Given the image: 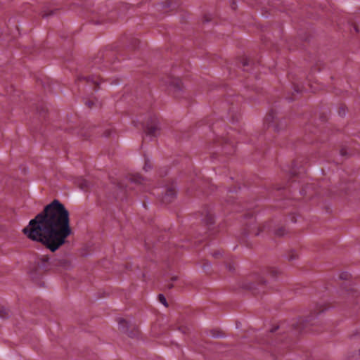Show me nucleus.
<instances>
[{
  "mask_svg": "<svg viewBox=\"0 0 360 360\" xmlns=\"http://www.w3.org/2000/svg\"><path fill=\"white\" fill-rule=\"evenodd\" d=\"M160 124L158 122H153L150 124L148 125L146 133L147 135L150 136H157L160 134Z\"/></svg>",
  "mask_w": 360,
  "mask_h": 360,
  "instance_id": "3",
  "label": "nucleus"
},
{
  "mask_svg": "<svg viewBox=\"0 0 360 360\" xmlns=\"http://www.w3.org/2000/svg\"><path fill=\"white\" fill-rule=\"evenodd\" d=\"M22 231L29 239L55 252L72 234L69 211L59 200H54L31 219Z\"/></svg>",
  "mask_w": 360,
  "mask_h": 360,
  "instance_id": "1",
  "label": "nucleus"
},
{
  "mask_svg": "<svg viewBox=\"0 0 360 360\" xmlns=\"http://www.w3.org/2000/svg\"><path fill=\"white\" fill-rule=\"evenodd\" d=\"M248 65V63L245 61L244 63H243V65Z\"/></svg>",
  "mask_w": 360,
  "mask_h": 360,
  "instance_id": "14",
  "label": "nucleus"
},
{
  "mask_svg": "<svg viewBox=\"0 0 360 360\" xmlns=\"http://www.w3.org/2000/svg\"><path fill=\"white\" fill-rule=\"evenodd\" d=\"M121 321L124 322V319H122V320L120 321V323H121Z\"/></svg>",
  "mask_w": 360,
  "mask_h": 360,
  "instance_id": "15",
  "label": "nucleus"
},
{
  "mask_svg": "<svg viewBox=\"0 0 360 360\" xmlns=\"http://www.w3.org/2000/svg\"><path fill=\"white\" fill-rule=\"evenodd\" d=\"M167 83L169 90L176 96H178L184 87L181 80L179 78H169Z\"/></svg>",
  "mask_w": 360,
  "mask_h": 360,
  "instance_id": "2",
  "label": "nucleus"
},
{
  "mask_svg": "<svg viewBox=\"0 0 360 360\" xmlns=\"http://www.w3.org/2000/svg\"><path fill=\"white\" fill-rule=\"evenodd\" d=\"M81 188L84 189L88 186V182L86 180H83L82 183L79 185Z\"/></svg>",
  "mask_w": 360,
  "mask_h": 360,
  "instance_id": "9",
  "label": "nucleus"
},
{
  "mask_svg": "<svg viewBox=\"0 0 360 360\" xmlns=\"http://www.w3.org/2000/svg\"><path fill=\"white\" fill-rule=\"evenodd\" d=\"M252 234H254V235L257 236V235L259 234V232H252Z\"/></svg>",
  "mask_w": 360,
  "mask_h": 360,
  "instance_id": "13",
  "label": "nucleus"
},
{
  "mask_svg": "<svg viewBox=\"0 0 360 360\" xmlns=\"http://www.w3.org/2000/svg\"><path fill=\"white\" fill-rule=\"evenodd\" d=\"M246 288H248V289H253L255 287H254V285H252V284H251V285H249V286H246Z\"/></svg>",
  "mask_w": 360,
  "mask_h": 360,
  "instance_id": "10",
  "label": "nucleus"
},
{
  "mask_svg": "<svg viewBox=\"0 0 360 360\" xmlns=\"http://www.w3.org/2000/svg\"><path fill=\"white\" fill-rule=\"evenodd\" d=\"M150 168H151V165L149 162V161L148 160L146 161L145 165L143 166V169L146 170V171H148Z\"/></svg>",
  "mask_w": 360,
  "mask_h": 360,
  "instance_id": "8",
  "label": "nucleus"
},
{
  "mask_svg": "<svg viewBox=\"0 0 360 360\" xmlns=\"http://www.w3.org/2000/svg\"><path fill=\"white\" fill-rule=\"evenodd\" d=\"M266 274L271 278H275L281 274V271L276 267H271L269 269Z\"/></svg>",
  "mask_w": 360,
  "mask_h": 360,
  "instance_id": "5",
  "label": "nucleus"
},
{
  "mask_svg": "<svg viewBox=\"0 0 360 360\" xmlns=\"http://www.w3.org/2000/svg\"><path fill=\"white\" fill-rule=\"evenodd\" d=\"M159 300L165 307L167 306V302L166 298L165 297V296L163 295H161V294L159 295Z\"/></svg>",
  "mask_w": 360,
  "mask_h": 360,
  "instance_id": "7",
  "label": "nucleus"
},
{
  "mask_svg": "<svg viewBox=\"0 0 360 360\" xmlns=\"http://www.w3.org/2000/svg\"><path fill=\"white\" fill-rule=\"evenodd\" d=\"M176 191L172 188H168L167 189L165 195L162 197V202L165 203H169L172 202L176 197Z\"/></svg>",
  "mask_w": 360,
  "mask_h": 360,
  "instance_id": "4",
  "label": "nucleus"
},
{
  "mask_svg": "<svg viewBox=\"0 0 360 360\" xmlns=\"http://www.w3.org/2000/svg\"><path fill=\"white\" fill-rule=\"evenodd\" d=\"M87 105H89V107L91 108L93 103L89 102V103H87Z\"/></svg>",
  "mask_w": 360,
  "mask_h": 360,
  "instance_id": "11",
  "label": "nucleus"
},
{
  "mask_svg": "<svg viewBox=\"0 0 360 360\" xmlns=\"http://www.w3.org/2000/svg\"><path fill=\"white\" fill-rule=\"evenodd\" d=\"M129 180L134 183L141 184L143 179L139 174H136L130 177Z\"/></svg>",
  "mask_w": 360,
  "mask_h": 360,
  "instance_id": "6",
  "label": "nucleus"
},
{
  "mask_svg": "<svg viewBox=\"0 0 360 360\" xmlns=\"http://www.w3.org/2000/svg\"><path fill=\"white\" fill-rule=\"evenodd\" d=\"M259 282H260V283H264L266 281H265L264 279L261 278V279L259 281Z\"/></svg>",
  "mask_w": 360,
  "mask_h": 360,
  "instance_id": "12",
  "label": "nucleus"
}]
</instances>
